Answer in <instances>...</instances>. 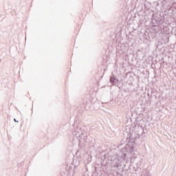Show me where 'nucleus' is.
<instances>
[{
	"label": "nucleus",
	"mask_w": 176,
	"mask_h": 176,
	"mask_svg": "<svg viewBox=\"0 0 176 176\" xmlns=\"http://www.w3.org/2000/svg\"><path fill=\"white\" fill-rule=\"evenodd\" d=\"M14 122H17V121H16V119H14Z\"/></svg>",
	"instance_id": "1"
}]
</instances>
